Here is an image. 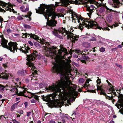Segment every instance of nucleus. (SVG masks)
<instances>
[{
	"instance_id": "53",
	"label": "nucleus",
	"mask_w": 123,
	"mask_h": 123,
	"mask_svg": "<svg viewBox=\"0 0 123 123\" xmlns=\"http://www.w3.org/2000/svg\"><path fill=\"white\" fill-rule=\"evenodd\" d=\"M106 81L107 82V83H108L109 85H111V84L110 83V82H109L108 81V80H106Z\"/></svg>"
},
{
	"instance_id": "7",
	"label": "nucleus",
	"mask_w": 123,
	"mask_h": 123,
	"mask_svg": "<svg viewBox=\"0 0 123 123\" xmlns=\"http://www.w3.org/2000/svg\"><path fill=\"white\" fill-rule=\"evenodd\" d=\"M17 88H16L15 86H14L13 88H12L10 91L12 92H14L15 93L17 94L18 96H24L25 97H28L29 98H31L33 97V93L27 92L30 93L31 95V97H29L25 95V92L27 91V88H24L22 87H19V86H17Z\"/></svg>"
},
{
	"instance_id": "2",
	"label": "nucleus",
	"mask_w": 123,
	"mask_h": 123,
	"mask_svg": "<svg viewBox=\"0 0 123 123\" xmlns=\"http://www.w3.org/2000/svg\"><path fill=\"white\" fill-rule=\"evenodd\" d=\"M59 2H56L55 6L53 4L46 6L43 5L39 10L36 9V12L43 14L46 19H47L46 27L49 29H52L56 24L57 22L55 20L57 16L56 13L54 12L55 6H57L59 5L62 6L67 7L70 3L77 4H84L85 6L89 2H87L88 0H74L69 1V0H60Z\"/></svg>"
},
{
	"instance_id": "23",
	"label": "nucleus",
	"mask_w": 123,
	"mask_h": 123,
	"mask_svg": "<svg viewBox=\"0 0 123 123\" xmlns=\"http://www.w3.org/2000/svg\"><path fill=\"white\" fill-rule=\"evenodd\" d=\"M56 103L55 104V105H57L58 107H61L62 105L64 104V102H57L56 104Z\"/></svg>"
},
{
	"instance_id": "54",
	"label": "nucleus",
	"mask_w": 123,
	"mask_h": 123,
	"mask_svg": "<svg viewBox=\"0 0 123 123\" xmlns=\"http://www.w3.org/2000/svg\"><path fill=\"white\" fill-rule=\"evenodd\" d=\"M17 1L19 3H21L22 2L21 0H17Z\"/></svg>"
},
{
	"instance_id": "38",
	"label": "nucleus",
	"mask_w": 123,
	"mask_h": 123,
	"mask_svg": "<svg viewBox=\"0 0 123 123\" xmlns=\"http://www.w3.org/2000/svg\"><path fill=\"white\" fill-rule=\"evenodd\" d=\"M100 94L101 95H103L104 96H106V97L107 96L106 95V94L105 93L103 92L102 91L100 93Z\"/></svg>"
},
{
	"instance_id": "58",
	"label": "nucleus",
	"mask_w": 123,
	"mask_h": 123,
	"mask_svg": "<svg viewBox=\"0 0 123 123\" xmlns=\"http://www.w3.org/2000/svg\"><path fill=\"white\" fill-rule=\"evenodd\" d=\"M118 47L120 48H121L122 47V46L121 45H119L118 46Z\"/></svg>"
},
{
	"instance_id": "36",
	"label": "nucleus",
	"mask_w": 123,
	"mask_h": 123,
	"mask_svg": "<svg viewBox=\"0 0 123 123\" xmlns=\"http://www.w3.org/2000/svg\"><path fill=\"white\" fill-rule=\"evenodd\" d=\"M99 51L102 52H103L105 51V49L103 47H101L99 49Z\"/></svg>"
},
{
	"instance_id": "50",
	"label": "nucleus",
	"mask_w": 123,
	"mask_h": 123,
	"mask_svg": "<svg viewBox=\"0 0 123 123\" xmlns=\"http://www.w3.org/2000/svg\"><path fill=\"white\" fill-rule=\"evenodd\" d=\"M22 18L21 16H18V19L19 20H21L22 19Z\"/></svg>"
},
{
	"instance_id": "43",
	"label": "nucleus",
	"mask_w": 123,
	"mask_h": 123,
	"mask_svg": "<svg viewBox=\"0 0 123 123\" xmlns=\"http://www.w3.org/2000/svg\"><path fill=\"white\" fill-rule=\"evenodd\" d=\"M14 115L15 117H20V115H19L18 114H14Z\"/></svg>"
},
{
	"instance_id": "16",
	"label": "nucleus",
	"mask_w": 123,
	"mask_h": 123,
	"mask_svg": "<svg viewBox=\"0 0 123 123\" xmlns=\"http://www.w3.org/2000/svg\"><path fill=\"white\" fill-rule=\"evenodd\" d=\"M24 8V6H21L20 7V9L21 11L23 12H26L29 10V6L28 5H27L26 6V8L25 9H23Z\"/></svg>"
},
{
	"instance_id": "28",
	"label": "nucleus",
	"mask_w": 123,
	"mask_h": 123,
	"mask_svg": "<svg viewBox=\"0 0 123 123\" xmlns=\"http://www.w3.org/2000/svg\"><path fill=\"white\" fill-rule=\"evenodd\" d=\"M113 96H111L110 97L108 96H107L106 97L109 100L110 99L112 100V102H114L115 101V100L113 99Z\"/></svg>"
},
{
	"instance_id": "55",
	"label": "nucleus",
	"mask_w": 123,
	"mask_h": 123,
	"mask_svg": "<svg viewBox=\"0 0 123 123\" xmlns=\"http://www.w3.org/2000/svg\"><path fill=\"white\" fill-rule=\"evenodd\" d=\"M3 66L4 67V68H6V67H7L6 65L5 64H4L3 65Z\"/></svg>"
},
{
	"instance_id": "64",
	"label": "nucleus",
	"mask_w": 123,
	"mask_h": 123,
	"mask_svg": "<svg viewBox=\"0 0 123 123\" xmlns=\"http://www.w3.org/2000/svg\"><path fill=\"white\" fill-rule=\"evenodd\" d=\"M18 35V34H15V36H17Z\"/></svg>"
},
{
	"instance_id": "62",
	"label": "nucleus",
	"mask_w": 123,
	"mask_h": 123,
	"mask_svg": "<svg viewBox=\"0 0 123 123\" xmlns=\"http://www.w3.org/2000/svg\"><path fill=\"white\" fill-rule=\"evenodd\" d=\"M116 115H113V117L114 118H116Z\"/></svg>"
},
{
	"instance_id": "20",
	"label": "nucleus",
	"mask_w": 123,
	"mask_h": 123,
	"mask_svg": "<svg viewBox=\"0 0 123 123\" xmlns=\"http://www.w3.org/2000/svg\"><path fill=\"white\" fill-rule=\"evenodd\" d=\"M18 74L20 75H25V71L23 70H19L18 71Z\"/></svg>"
},
{
	"instance_id": "33",
	"label": "nucleus",
	"mask_w": 123,
	"mask_h": 123,
	"mask_svg": "<svg viewBox=\"0 0 123 123\" xmlns=\"http://www.w3.org/2000/svg\"><path fill=\"white\" fill-rule=\"evenodd\" d=\"M6 118L3 115H1L0 116V119L5 120H6Z\"/></svg>"
},
{
	"instance_id": "60",
	"label": "nucleus",
	"mask_w": 123,
	"mask_h": 123,
	"mask_svg": "<svg viewBox=\"0 0 123 123\" xmlns=\"http://www.w3.org/2000/svg\"><path fill=\"white\" fill-rule=\"evenodd\" d=\"M2 67H0V71H1L2 70Z\"/></svg>"
},
{
	"instance_id": "34",
	"label": "nucleus",
	"mask_w": 123,
	"mask_h": 123,
	"mask_svg": "<svg viewBox=\"0 0 123 123\" xmlns=\"http://www.w3.org/2000/svg\"><path fill=\"white\" fill-rule=\"evenodd\" d=\"M98 78V77H97L98 79L96 81V82H97L98 84L99 85L101 83V81L100 79H99Z\"/></svg>"
},
{
	"instance_id": "17",
	"label": "nucleus",
	"mask_w": 123,
	"mask_h": 123,
	"mask_svg": "<svg viewBox=\"0 0 123 123\" xmlns=\"http://www.w3.org/2000/svg\"><path fill=\"white\" fill-rule=\"evenodd\" d=\"M83 38H89V39H88V40L92 41H94L96 40V39L95 37H91L90 36H86L85 37H83Z\"/></svg>"
},
{
	"instance_id": "6",
	"label": "nucleus",
	"mask_w": 123,
	"mask_h": 123,
	"mask_svg": "<svg viewBox=\"0 0 123 123\" xmlns=\"http://www.w3.org/2000/svg\"><path fill=\"white\" fill-rule=\"evenodd\" d=\"M41 58L40 54H38L37 52L36 51L34 50L33 53L30 55H27V58L26 65L28 67L31 68L30 69L32 74L33 73L36 74L37 71L35 70V67L34 66L33 62L32 61H33L36 59H39Z\"/></svg>"
},
{
	"instance_id": "44",
	"label": "nucleus",
	"mask_w": 123,
	"mask_h": 123,
	"mask_svg": "<svg viewBox=\"0 0 123 123\" xmlns=\"http://www.w3.org/2000/svg\"><path fill=\"white\" fill-rule=\"evenodd\" d=\"M88 92H92L93 93H95V90H89L88 91Z\"/></svg>"
},
{
	"instance_id": "40",
	"label": "nucleus",
	"mask_w": 123,
	"mask_h": 123,
	"mask_svg": "<svg viewBox=\"0 0 123 123\" xmlns=\"http://www.w3.org/2000/svg\"><path fill=\"white\" fill-rule=\"evenodd\" d=\"M28 43L31 46H33V43L30 41H29Z\"/></svg>"
},
{
	"instance_id": "15",
	"label": "nucleus",
	"mask_w": 123,
	"mask_h": 123,
	"mask_svg": "<svg viewBox=\"0 0 123 123\" xmlns=\"http://www.w3.org/2000/svg\"><path fill=\"white\" fill-rule=\"evenodd\" d=\"M83 58L84 60H82V58L80 59V61L81 62H82L84 63H86V61L85 60H87L89 59V57L88 56H86L85 55H84L83 56Z\"/></svg>"
},
{
	"instance_id": "57",
	"label": "nucleus",
	"mask_w": 123,
	"mask_h": 123,
	"mask_svg": "<svg viewBox=\"0 0 123 123\" xmlns=\"http://www.w3.org/2000/svg\"><path fill=\"white\" fill-rule=\"evenodd\" d=\"M25 107H27V104L26 103H25Z\"/></svg>"
},
{
	"instance_id": "14",
	"label": "nucleus",
	"mask_w": 123,
	"mask_h": 123,
	"mask_svg": "<svg viewBox=\"0 0 123 123\" xmlns=\"http://www.w3.org/2000/svg\"><path fill=\"white\" fill-rule=\"evenodd\" d=\"M108 93L111 94V96H114L116 95V92L115 90H114L112 88H111L109 90L108 92Z\"/></svg>"
},
{
	"instance_id": "35",
	"label": "nucleus",
	"mask_w": 123,
	"mask_h": 123,
	"mask_svg": "<svg viewBox=\"0 0 123 123\" xmlns=\"http://www.w3.org/2000/svg\"><path fill=\"white\" fill-rule=\"evenodd\" d=\"M24 26L25 28H31V26L29 25H24Z\"/></svg>"
},
{
	"instance_id": "61",
	"label": "nucleus",
	"mask_w": 123,
	"mask_h": 123,
	"mask_svg": "<svg viewBox=\"0 0 123 123\" xmlns=\"http://www.w3.org/2000/svg\"><path fill=\"white\" fill-rule=\"evenodd\" d=\"M37 123H41V122L39 120L38 121Z\"/></svg>"
},
{
	"instance_id": "30",
	"label": "nucleus",
	"mask_w": 123,
	"mask_h": 123,
	"mask_svg": "<svg viewBox=\"0 0 123 123\" xmlns=\"http://www.w3.org/2000/svg\"><path fill=\"white\" fill-rule=\"evenodd\" d=\"M32 14V13L31 12H30L28 13V14L27 15L25 16L26 17L29 18L30 19H31L30 17L31 16V15Z\"/></svg>"
},
{
	"instance_id": "5",
	"label": "nucleus",
	"mask_w": 123,
	"mask_h": 123,
	"mask_svg": "<svg viewBox=\"0 0 123 123\" xmlns=\"http://www.w3.org/2000/svg\"><path fill=\"white\" fill-rule=\"evenodd\" d=\"M0 37L1 38V45L4 48H6L9 50L11 51L13 53L15 52V51H17V49H18L22 53L26 54L28 53L29 50L30 48L27 47L25 48L23 47H21L19 49L17 48V44L16 43L10 42L8 43V45H7L8 41L2 37V34L0 32Z\"/></svg>"
},
{
	"instance_id": "51",
	"label": "nucleus",
	"mask_w": 123,
	"mask_h": 123,
	"mask_svg": "<svg viewBox=\"0 0 123 123\" xmlns=\"http://www.w3.org/2000/svg\"><path fill=\"white\" fill-rule=\"evenodd\" d=\"M87 51H88V50L86 49H85L83 50H83H82V53H83V51L85 52Z\"/></svg>"
},
{
	"instance_id": "8",
	"label": "nucleus",
	"mask_w": 123,
	"mask_h": 123,
	"mask_svg": "<svg viewBox=\"0 0 123 123\" xmlns=\"http://www.w3.org/2000/svg\"><path fill=\"white\" fill-rule=\"evenodd\" d=\"M6 10H8L10 12L12 11L14 13V11L11 5L6 4L2 2H0V11L3 12V11Z\"/></svg>"
},
{
	"instance_id": "13",
	"label": "nucleus",
	"mask_w": 123,
	"mask_h": 123,
	"mask_svg": "<svg viewBox=\"0 0 123 123\" xmlns=\"http://www.w3.org/2000/svg\"><path fill=\"white\" fill-rule=\"evenodd\" d=\"M118 98H119V101L120 103V107L123 108V95L122 94H119Z\"/></svg>"
},
{
	"instance_id": "63",
	"label": "nucleus",
	"mask_w": 123,
	"mask_h": 123,
	"mask_svg": "<svg viewBox=\"0 0 123 123\" xmlns=\"http://www.w3.org/2000/svg\"><path fill=\"white\" fill-rule=\"evenodd\" d=\"M62 121L63 123H64L65 122V121L64 120H62Z\"/></svg>"
},
{
	"instance_id": "56",
	"label": "nucleus",
	"mask_w": 123,
	"mask_h": 123,
	"mask_svg": "<svg viewBox=\"0 0 123 123\" xmlns=\"http://www.w3.org/2000/svg\"><path fill=\"white\" fill-rule=\"evenodd\" d=\"M109 123H114V122L113 121H111Z\"/></svg>"
},
{
	"instance_id": "9",
	"label": "nucleus",
	"mask_w": 123,
	"mask_h": 123,
	"mask_svg": "<svg viewBox=\"0 0 123 123\" xmlns=\"http://www.w3.org/2000/svg\"><path fill=\"white\" fill-rule=\"evenodd\" d=\"M90 2L87 4H86L85 7H86V9L88 12H87V14L90 18L91 17V15L92 12L96 9V8Z\"/></svg>"
},
{
	"instance_id": "27",
	"label": "nucleus",
	"mask_w": 123,
	"mask_h": 123,
	"mask_svg": "<svg viewBox=\"0 0 123 123\" xmlns=\"http://www.w3.org/2000/svg\"><path fill=\"white\" fill-rule=\"evenodd\" d=\"M83 45L85 47L88 48L90 46V44L87 43H83Z\"/></svg>"
},
{
	"instance_id": "22",
	"label": "nucleus",
	"mask_w": 123,
	"mask_h": 123,
	"mask_svg": "<svg viewBox=\"0 0 123 123\" xmlns=\"http://www.w3.org/2000/svg\"><path fill=\"white\" fill-rule=\"evenodd\" d=\"M85 81V80L83 78H80L79 79L78 82L79 85H81V84L83 83Z\"/></svg>"
},
{
	"instance_id": "25",
	"label": "nucleus",
	"mask_w": 123,
	"mask_h": 123,
	"mask_svg": "<svg viewBox=\"0 0 123 123\" xmlns=\"http://www.w3.org/2000/svg\"><path fill=\"white\" fill-rule=\"evenodd\" d=\"M78 17L76 14H72V18L74 20H77V19L79 18Z\"/></svg>"
},
{
	"instance_id": "46",
	"label": "nucleus",
	"mask_w": 123,
	"mask_h": 123,
	"mask_svg": "<svg viewBox=\"0 0 123 123\" xmlns=\"http://www.w3.org/2000/svg\"><path fill=\"white\" fill-rule=\"evenodd\" d=\"M31 113V112H27V116L28 117H29Z\"/></svg>"
},
{
	"instance_id": "21",
	"label": "nucleus",
	"mask_w": 123,
	"mask_h": 123,
	"mask_svg": "<svg viewBox=\"0 0 123 123\" xmlns=\"http://www.w3.org/2000/svg\"><path fill=\"white\" fill-rule=\"evenodd\" d=\"M17 103H16L12 105L11 108V111H13L15 108L17 107Z\"/></svg>"
},
{
	"instance_id": "37",
	"label": "nucleus",
	"mask_w": 123,
	"mask_h": 123,
	"mask_svg": "<svg viewBox=\"0 0 123 123\" xmlns=\"http://www.w3.org/2000/svg\"><path fill=\"white\" fill-rule=\"evenodd\" d=\"M12 121L14 123H20L19 122L17 121L16 119L12 120Z\"/></svg>"
},
{
	"instance_id": "47",
	"label": "nucleus",
	"mask_w": 123,
	"mask_h": 123,
	"mask_svg": "<svg viewBox=\"0 0 123 123\" xmlns=\"http://www.w3.org/2000/svg\"><path fill=\"white\" fill-rule=\"evenodd\" d=\"M34 96L35 99L36 100H37L38 98V97L37 96L34 95Z\"/></svg>"
},
{
	"instance_id": "3",
	"label": "nucleus",
	"mask_w": 123,
	"mask_h": 123,
	"mask_svg": "<svg viewBox=\"0 0 123 123\" xmlns=\"http://www.w3.org/2000/svg\"><path fill=\"white\" fill-rule=\"evenodd\" d=\"M77 20L80 24L79 26H77L76 27V29L78 28L80 30H82L83 28L85 27H86L89 28H90L93 27V28H98L100 30L102 29L104 31L107 30L109 31L111 27L112 29L113 27H114L117 26L118 25H114L111 27L108 24L106 21L104 23L103 26L101 27L98 26L96 24V22L90 19H85L84 18L80 17L77 19Z\"/></svg>"
},
{
	"instance_id": "4",
	"label": "nucleus",
	"mask_w": 123,
	"mask_h": 123,
	"mask_svg": "<svg viewBox=\"0 0 123 123\" xmlns=\"http://www.w3.org/2000/svg\"><path fill=\"white\" fill-rule=\"evenodd\" d=\"M73 31H74L72 28L69 31H66L65 28L62 27L59 28L57 30L54 29V31H53L52 32L54 35L62 39V37L67 36L68 39L70 38L73 42L74 43L75 41L78 40L79 37L72 33Z\"/></svg>"
},
{
	"instance_id": "45",
	"label": "nucleus",
	"mask_w": 123,
	"mask_h": 123,
	"mask_svg": "<svg viewBox=\"0 0 123 123\" xmlns=\"http://www.w3.org/2000/svg\"><path fill=\"white\" fill-rule=\"evenodd\" d=\"M49 123H56L53 120H50L49 122Z\"/></svg>"
},
{
	"instance_id": "42",
	"label": "nucleus",
	"mask_w": 123,
	"mask_h": 123,
	"mask_svg": "<svg viewBox=\"0 0 123 123\" xmlns=\"http://www.w3.org/2000/svg\"><path fill=\"white\" fill-rule=\"evenodd\" d=\"M36 102V100L34 99H32L31 100V103H34Z\"/></svg>"
},
{
	"instance_id": "31",
	"label": "nucleus",
	"mask_w": 123,
	"mask_h": 123,
	"mask_svg": "<svg viewBox=\"0 0 123 123\" xmlns=\"http://www.w3.org/2000/svg\"><path fill=\"white\" fill-rule=\"evenodd\" d=\"M4 87L2 85L0 84V91H3L4 90Z\"/></svg>"
},
{
	"instance_id": "49",
	"label": "nucleus",
	"mask_w": 123,
	"mask_h": 123,
	"mask_svg": "<svg viewBox=\"0 0 123 123\" xmlns=\"http://www.w3.org/2000/svg\"><path fill=\"white\" fill-rule=\"evenodd\" d=\"M39 87L40 88H42V87L43 86V85L41 83V84H39Z\"/></svg>"
},
{
	"instance_id": "18",
	"label": "nucleus",
	"mask_w": 123,
	"mask_h": 123,
	"mask_svg": "<svg viewBox=\"0 0 123 123\" xmlns=\"http://www.w3.org/2000/svg\"><path fill=\"white\" fill-rule=\"evenodd\" d=\"M112 19V16L111 15H108L106 18V20L109 23L111 22Z\"/></svg>"
},
{
	"instance_id": "24",
	"label": "nucleus",
	"mask_w": 123,
	"mask_h": 123,
	"mask_svg": "<svg viewBox=\"0 0 123 123\" xmlns=\"http://www.w3.org/2000/svg\"><path fill=\"white\" fill-rule=\"evenodd\" d=\"M44 100L46 102H49V101H51V100L50 98L48 96L46 97L43 98Z\"/></svg>"
},
{
	"instance_id": "52",
	"label": "nucleus",
	"mask_w": 123,
	"mask_h": 123,
	"mask_svg": "<svg viewBox=\"0 0 123 123\" xmlns=\"http://www.w3.org/2000/svg\"><path fill=\"white\" fill-rule=\"evenodd\" d=\"M19 80V78H17L15 79V80L17 82H18Z\"/></svg>"
},
{
	"instance_id": "26",
	"label": "nucleus",
	"mask_w": 123,
	"mask_h": 123,
	"mask_svg": "<svg viewBox=\"0 0 123 123\" xmlns=\"http://www.w3.org/2000/svg\"><path fill=\"white\" fill-rule=\"evenodd\" d=\"M74 52H76L77 53L81 55L82 54V52H81V51L79 49H77L76 50H74Z\"/></svg>"
},
{
	"instance_id": "41",
	"label": "nucleus",
	"mask_w": 123,
	"mask_h": 123,
	"mask_svg": "<svg viewBox=\"0 0 123 123\" xmlns=\"http://www.w3.org/2000/svg\"><path fill=\"white\" fill-rule=\"evenodd\" d=\"M12 31L10 29H8L7 31V32L8 34L12 33Z\"/></svg>"
},
{
	"instance_id": "10",
	"label": "nucleus",
	"mask_w": 123,
	"mask_h": 123,
	"mask_svg": "<svg viewBox=\"0 0 123 123\" xmlns=\"http://www.w3.org/2000/svg\"><path fill=\"white\" fill-rule=\"evenodd\" d=\"M6 70H5L4 72H2L0 74V78H2L5 79H7L8 78H10L12 77L11 75L9 73H7Z\"/></svg>"
},
{
	"instance_id": "29",
	"label": "nucleus",
	"mask_w": 123,
	"mask_h": 123,
	"mask_svg": "<svg viewBox=\"0 0 123 123\" xmlns=\"http://www.w3.org/2000/svg\"><path fill=\"white\" fill-rule=\"evenodd\" d=\"M32 34V33H31V34H28L26 33H25V34H23V35H22V36H23V38H27V35H29L31 36L30 35H29V34ZM30 37H31V36H30ZM31 38L32 37H31Z\"/></svg>"
},
{
	"instance_id": "12",
	"label": "nucleus",
	"mask_w": 123,
	"mask_h": 123,
	"mask_svg": "<svg viewBox=\"0 0 123 123\" xmlns=\"http://www.w3.org/2000/svg\"><path fill=\"white\" fill-rule=\"evenodd\" d=\"M113 3L112 4V6L115 8H118L121 5L120 2L118 0H113Z\"/></svg>"
},
{
	"instance_id": "39",
	"label": "nucleus",
	"mask_w": 123,
	"mask_h": 123,
	"mask_svg": "<svg viewBox=\"0 0 123 123\" xmlns=\"http://www.w3.org/2000/svg\"><path fill=\"white\" fill-rule=\"evenodd\" d=\"M115 65L117 66L118 67H119V68H122V66H121V65H119L117 63H116Z\"/></svg>"
},
{
	"instance_id": "59",
	"label": "nucleus",
	"mask_w": 123,
	"mask_h": 123,
	"mask_svg": "<svg viewBox=\"0 0 123 123\" xmlns=\"http://www.w3.org/2000/svg\"><path fill=\"white\" fill-rule=\"evenodd\" d=\"M3 59V58L1 57H0V61H1Z\"/></svg>"
},
{
	"instance_id": "32",
	"label": "nucleus",
	"mask_w": 123,
	"mask_h": 123,
	"mask_svg": "<svg viewBox=\"0 0 123 123\" xmlns=\"http://www.w3.org/2000/svg\"><path fill=\"white\" fill-rule=\"evenodd\" d=\"M97 90H100L102 91L103 90V89L102 87V86H97Z\"/></svg>"
},
{
	"instance_id": "11",
	"label": "nucleus",
	"mask_w": 123,
	"mask_h": 123,
	"mask_svg": "<svg viewBox=\"0 0 123 123\" xmlns=\"http://www.w3.org/2000/svg\"><path fill=\"white\" fill-rule=\"evenodd\" d=\"M91 81L92 80L90 79H87L83 85L84 88H88L89 87L92 86L91 83Z\"/></svg>"
},
{
	"instance_id": "19",
	"label": "nucleus",
	"mask_w": 123,
	"mask_h": 123,
	"mask_svg": "<svg viewBox=\"0 0 123 123\" xmlns=\"http://www.w3.org/2000/svg\"><path fill=\"white\" fill-rule=\"evenodd\" d=\"M35 77L34 76H33L32 77V79H31V82L32 83V84L35 86H36L37 85L38 82L36 80L34 79V78Z\"/></svg>"
},
{
	"instance_id": "48",
	"label": "nucleus",
	"mask_w": 123,
	"mask_h": 123,
	"mask_svg": "<svg viewBox=\"0 0 123 123\" xmlns=\"http://www.w3.org/2000/svg\"><path fill=\"white\" fill-rule=\"evenodd\" d=\"M3 20V18L1 17L0 16V21L1 23H2V21Z\"/></svg>"
},
{
	"instance_id": "1",
	"label": "nucleus",
	"mask_w": 123,
	"mask_h": 123,
	"mask_svg": "<svg viewBox=\"0 0 123 123\" xmlns=\"http://www.w3.org/2000/svg\"><path fill=\"white\" fill-rule=\"evenodd\" d=\"M29 35L41 44L35 43L34 45L36 47L43 48L45 49L47 56H51L54 59L55 62H53L54 66L52 68V71L61 74V80L52 86L46 88V90L52 91L54 93H77L75 90L77 86L72 84L69 80L71 75V61L67 60L65 61L62 59L65 58V55L68 54L67 50L64 48H62L57 53L56 47H50L49 43L44 39H40L34 34Z\"/></svg>"
}]
</instances>
